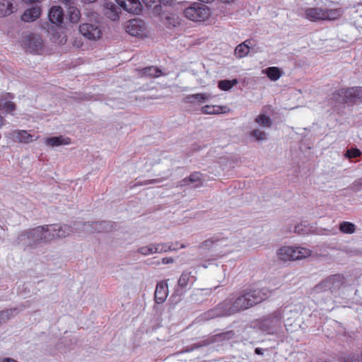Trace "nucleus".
Instances as JSON below:
<instances>
[{
    "mask_svg": "<svg viewBox=\"0 0 362 362\" xmlns=\"http://www.w3.org/2000/svg\"><path fill=\"white\" fill-rule=\"evenodd\" d=\"M71 232V227L64 225L53 224L46 226H39L27 232L28 238L33 239L35 244L40 242H48L55 238H65Z\"/></svg>",
    "mask_w": 362,
    "mask_h": 362,
    "instance_id": "nucleus-1",
    "label": "nucleus"
},
{
    "mask_svg": "<svg viewBox=\"0 0 362 362\" xmlns=\"http://www.w3.org/2000/svg\"><path fill=\"white\" fill-rule=\"evenodd\" d=\"M272 293L267 287L261 288L246 289L241 296L238 297L243 310L248 309L266 300Z\"/></svg>",
    "mask_w": 362,
    "mask_h": 362,
    "instance_id": "nucleus-2",
    "label": "nucleus"
},
{
    "mask_svg": "<svg viewBox=\"0 0 362 362\" xmlns=\"http://www.w3.org/2000/svg\"><path fill=\"white\" fill-rule=\"evenodd\" d=\"M342 14L340 8H322L320 7L308 8L305 10L306 19L316 22L320 21H334L338 19Z\"/></svg>",
    "mask_w": 362,
    "mask_h": 362,
    "instance_id": "nucleus-3",
    "label": "nucleus"
},
{
    "mask_svg": "<svg viewBox=\"0 0 362 362\" xmlns=\"http://www.w3.org/2000/svg\"><path fill=\"white\" fill-rule=\"evenodd\" d=\"M184 16L190 21L202 22L207 20L211 16L208 6L199 3H194L184 10Z\"/></svg>",
    "mask_w": 362,
    "mask_h": 362,
    "instance_id": "nucleus-4",
    "label": "nucleus"
},
{
    "mask_svg": "<svg viewBox=\"0 0 362 362\" xmlns=\"http://www.w3.org/2000/svg\"><path fill=\"white\" fill-rule=\"evenodd\" d=\"M215 308L220 317L230 316L243 310L238 298L226 299Z\"/></svg>",
    "mask_w": 362,
    "mask_h": 362,
    "instance_id": "nucleus-5",
    "label": "nucleus"
},
{
    "mask_svg": "<svg viewBox=\"0 0 362 362\" xmlns=\"http://www.w3.org/2000/svg\"><path fill=\"white\" fill-rule=\"evenodd\" d=\"M345 284L344 276L341 274H334L327 277L315 288L317 291H330L332 293L338 291Z\"/></svg>",
    "mask_w": 362,
    "mask_h": 362,
    "instance_id": "nucleus-6",
    "label": "nucleus"
},
{
    "mask_svg": "<svg viewBox=\"0 0 362 362\" xmlns=\"http://www.w3.org/2000/svg\"><path fill=\"white\" fill-rule=\"evenodd\" d=\"M358 87H351L348 88H341L336 91L333 98L335 100L344 103H354L356 99H359Z\"/></svg>",
    "mask_w": 362,
    "mask_h": 362,
    "instance_id": "nucleus-7",
    "label": "nucleus"
},
{
    "mask_svg": "<svg viewBox=\"0 0 362 362\" xmlns=\"http://www.w3.org/2000/svg\"><path fill=\"white\" fill-rule=\"evenodd\" d=\"M79 32L88 40H97L102 35L99 26L93 23H83L79 26Z\"/></svg>",
    "mask_w": 362,
    "mask_h": 362,
    "instance_id": "nucleus-8",
    "label": "nucleus"
},
{
    "mask_svg": "<svg viewBox=\"0 0 362 362\" xmlns=\"http://www.w3.org/2000/svg\"><path fill=\"white\" fill-rule=\"evenodd\" d=\"M8 138L12 139L15 142L22 144H29L33 141L38 139L39 136H35L30 134L27 130H13L10 132Z\"/></svg>",
    "mask_w": 362,
    "mask_h": 362,
    "instance_id": "nucleus-9",
    "label": "nucleus"
},
{
    "mask_svg": "<svg viewBox=\"0 0 362 362\" xmlns=\"http://www.w3.org/2000/svg\"><path fill=\"white\" fill-rule=\"evenodd\" d=\"M126 31L132 36H142L145 31V23L140 19H132L127 22Z\"/></svg>",
    "mask_w": 362,
    "mask_h": 362,
    "instance_id": "nucleus-10",
    "label": "nucleus"
},
{
    "mask_svg": "<svg viewBox=\"0 0 362 362\" xmlns=\"http://www.w3.org/2000/svg\"><path fill=\"white\" fill-rule=\"evenodd\" d=\"M125 11L133 14H139L142 11L139 0H115Z\"/></svg>",
    "mask_w": 362,
    "mask_h": 362,
    "instance_id": "nucleus-11",
    "label": "nucleus"
},
{
    "mask_svg": "<svg viewBox=\"0 0 362 362\" xmlns=\"http://www.w3.org/2000/svg\"><path fill=\"white\" fill-rule=\"evenodd\" d=\"M284 316V310L282 308L277 309L273 312L265 320V324H272L274 326L269 330V333H274L277 329L281 328V320Z\"/></svg>",
    "mask_w": 362,
    "mask_h": 362,
    "instance_id": "nucleus-12",
    "label": "nucleus"
},
{
    "mask_svg": "<svg viewBox=\"0 0 362 362\" xmlns=\"http://www.w3.org/2000/svg\"><path fill=\"white\" fill-rule=\"evenodd\" d=\"M48 18L55 25H60L64 21V11L59 6H53L49 11Z\"/></svg>",
    "mask_w": 362,
    "mask_h": 362,
    "instance_id": "nucleus-13",
    "label": "nucleus"
},
{
    "mask_svg": "<svg viewBox=\"0 0 362 362\" xmlns=\"http://www.w3.org/2000/svg\"><path fill=\"white\" fill-rule=\"evenodd\" d=\"M161 22L167 29H173L180 25V20L175 13H163Z\"/></svg>",
    "mask_w": 362,
    "mask_h": 362,
    "instance_id": "nucleus-14",
    "label": "nucleus"
},
{
    "mask_svg": "<svg viewBox=\"0 0 362 362\" xmlns=\"http://www.w3.org/2000/svg\"><path fill=\"white\" fill-rule=\"evenodd\" d=\"M44 142L47 146L56 147L62 145H69L71 143V141L70 138L59 136L45 138Z\"/></svg>",
    "mask_w": 362,
    "mask_h": 362,
    "instance_id": "nucleus-15",
    "label": "nucleus"
},
{
    "mask_svg": "<svg viewBox=\"0 0 362 362\" xmlns=\"http://www.w3.org/2000/svg\"><path fill=\"white\" fill-rule=\"evenodd\" d=\"M41 13L42 10L40 7H33L24 11L21 16V20L24 22H33L37 20Z\"/></svg>",
    "mask_w": 362,
    "mask_h": 362,
    "instance_id": "nucleus-16",
    "label": "nucleus"
},
{
    "mask_svg": "<svg viewBox=\"0 0 362 362\" xmlns=\"http://www.w3.org/2000/svg\"><path fill=\"white\" fill-rule=\"evenodd\" d=\"M105 15L112 21L118 20L119 11L117 6L112 2H107L105 5Z\"/></svg>",
    "mask_w": 362,
    "mask_h": 362,
    "instance_id": "nucleus-17",
    "label": "nucleus"
},
{
    "mask_svg": "<svg viewBox=\"0 0 362 362\" xmlns=\"http://www.w3.org/2000/svg\"><path fill=\"white\" fill-rule=\"evenodd\" d=\"M293 252V247H282L278 251V256L281 260L284 262L294 261Z\"/></svg>",
    "mask_w": 362,
    "mask_h": 362,
    "instance_id": "nucleus-18",
    "label": "nucleus"
},
{
    "mask_svg": "<svg viewBox=\"0 0 362 362\" xmlns=\"http://www.w3.org/2000/svg\"><path fill=\"white\" fill-rule=\"evenodd\" d=\"M230 109L226 106L205 105L202 108V112L204 114L213 115L228 112Z\"/></svg>",
    "mask_w": 362,
    "mask_h": 362,
    "instance_id": "nucleus-19",
    "label": "nucleus"
},
{
    "mask_svg": "<svg viewBox=\"0 0 362 362\" xmlns=\"http://www.w3.org/2000/svg\"><path fill=\"white\" fill-rule=\"evenodd\" d=\"M250 40H245L243 43L238 45L235 49V56L240 59L247 56L250 50Z\"/></svg>",
    "mask_w": 362,
    "mask_h": 362,
    "instance_id": "nucleus-20",
    "label": "nucleus"
},
{
    "mask_svg": "<svg viewBox=\"0 0 362 362\" xmlns=\"http://www.w3.org/2000/svg\"><path fill=\"white\" fill-rule=\"evenodd\" d=\"M197 182L196 187L202 185V175L200 173L195 172L192 173L189 177L185 178L181 181V185L185 186L189 183Z\"/></svg>",
    "mask_w": 362,
    "mask_h": 362,
    "instance_id": "nucleus-21",
    "label": "nucleus"
},
{
    "mask_svg": "<svg viewBox=\"0 0 362 362\" xmlns=\"http://www.w3.org/2000/svg\"><path fill=\"white\" fill-rule=\"evenodd\" d=\"M13 12V1L11 0H2L0 1V17H4Z\"/></svg>",
    "mask_w": 362,
    "mask_h": 362,
    "instance_id": "nucleus-22",
    "label": "nucleus"
},
{
    "mask_svg": "<svg viewBox=\"0 0 362 362\" xmlns=\"http://www.w3.org/2000/svg\"><path fill=\"white\" fill-rule=\"evenodd\" d=\"M216 317H220L218 315V313L216 310V308L214 307L211 309L208 310L207 311L204 312L202 315H200L197 320L198 322H206L211 320H213Z\"/></svg>",
    "mask_w": 362,
    "mask_h": 362,
    "instance_id": "nucleus-23",
    "label": "nucleus"
},
{
    "mask_svg": "<svg viewBox=\"0 0 362 362\" xmlns=\"http://www.w3.org/2000/svg\"><path fill=\"white\" fill-rule=\"evenodd\" d=\"M16 109V105L15 103L2 99L0 100V110L3 112L13 115V112Z\"/></svg>",
    "mask_w": 362,
    "mask_h": 362,
    "instance_id": "nucleus-24",
    "label": "nucleus"
},
{
    "mask_svg": "<svg viewBox=\"0 0 362 362\" xmlns=\"http://www.w3.org/2000/svg\"><path fill=\"white\" fill-rule=\"evenodd\" d=\"M293 259L298 260L310 256L311 251L305 247H293Z\"/></svg>",
    "mask_w": 362,
    "mask_h": 362,
    "instance_id": "nucleus-25",
    "label": "nucleus"
},
{
    "mask_svg": "<svg viewBox=\"0 0 362 362\" xmlns=\"http://www.w3.org/2000/svg\"><path fill=\"white\" fill-rule=\"evenodd\" d=\"M139 75L146 77H157L158 76V67L157 66H147L142 69L138 70Z\"/></svg>",
    "mask_w": 362,
    "mask_h": 362,
    "instance_id": "nucleus-26",
    "label": "nucleus"
},
{
    "mask_svg": "<svg viewBox=\"0 0 362 362\" xmlns=\"http://www.w3.org/2000/svg\"><path fill=\"white\" fill-rule=\"evenodd\" d=\"M68 15L69 21L73 23H78L81 18V12L79 9L75 6H69L68 9Z\"/></svg>",
    "mask_w": 362,
    "mask_h": 362,
    "instance_id": "nucleus-27",
    "label": "nucleus"
},
{
    "mask_svg": "<svg viewBox=\"0 0 362 362\" xmlns=\"http://www.w3.org/2000/svg\"><path fill=\"white\" fill-rule=\"evenodd\" d=\"M339 230L343 233L352 234L356 231V226L347 221H343L339 224Z\"/></svg>",
    "mask_w": 362,
    "mask_h": 362,
    "instance_id": "nucleus-28",
    "label": "nucleus"
},
{
    "mask_svg": "<svg viewBox=\"0 0 362 362\" xmlns=\"http://www.w3.org/2000/svg\"><path fill=\"white\" fill-rule=\"evenodd\" d=\"M255 122L263 127H270L272 124V119L266 115H259L255 119Z\"/></svg>",
    "mask_w": 362,
    "mask_h": 362,
    "instance_id": "nucleus-29",
    "label": "nucleus"
},
{
    "mask_svg": "<svg viewBox=\"0 0 362 362\" xmlns=\"http://www.w3.org/2000/svg\"><path fill=\"white\" fill-rule=\"evenodd\" d=\"M267 76L272 81L278 80L281 76V71L277 67H269L266 69Z\"/></svg>",
    "mask_w": 362,
    "mask_h": 362,
    "instance_id": "nucleus-30",
    "label": "nucleus"
},
{
    "mask_svg": "<svg viewBox=\"0 0 362 362\" xmlns=\"http://www.w3.org/2000/svg\"><path fill=\"white\" fill-rule=\"evenodd\" d=\"M238 83L237 79L222 80L218 82V88L223 90H229L232 87Z\"/></svg>",
    "mask_w": 362,
    "mask_h": 362,
    "instance_id": "nucleus-31",
    "label": "nucleus"
},
{
    "mask_svg": "<svg viewBox=\"0 0 362 362\" xmlns=\"http://www.w3.org/2000/svg\"><path fill=\"white\" fill-rule=\"evenodd\" d=\"M110 223L107 221L93 222L91 227L94 228V232H105L109 227Z\"/></svg>",
    "mask_w": 362,
    "mask_h": 362,
    "instance_id": "nucleus-32",
    "label": "nucleus"
},
{
    "mask_svg": "<svg viewBox=\"0 0 362 362\" xmlns=\"http://www.w3.org/2000/svg\"><path fill=\"white\" fill-rule=\"evenodd\" d=\"M28 46L33 49L35 52H37L42 49V42L40 38H31L29 36V44Z\"/></svg>",
    "mask_w": 362,
    "mask_h": 362,
    "instance_id": "nucleus-33",
    "label": "nucleus"
},
{
    "mask_svg": "<svg viewBox=\"0 0 362 362\" xmlns=\"http://www.w3.org/2000/svg\"><path fill=\"white\" fill-rule=\"evenodd\" d=\"M168 295V288L165 282H160V303L163 302Z\"/></svg>",
    "mask_w": 362,
    "mask_h": 362,
    "instance_id": "nucleus-34",
    "label": "nucleus"
},
{
    "mask_svg": "<svg viewBox=\"0 0 362 362\" xmlns=\"http://www.w3.org/2000/svg\"><path fill=\"white\" fill-rule=\"evenodd\" d=\"M190 278V272H183L178 280V285L181 287H185L188 284Z\"/></svg>",
    "mask_w": 362,
    "mask_h": 362,
    "instance_id": "nucleus-35",
    "label": "nucleus"
},
{
    "mask_svg": "<svg viewBox=\"0 0 362 362\" xmlns=\"http://www.w3.org/2000/svg\"><path fill=\"white\" fill-rule=\"evenodd\" d=\"M251 136L256 139L257 141H263L266 139V133L260 129H255L250 133Z\"/></svg>",
    "mask_w": 362,
    "mask_h": 362,
    "instance_id": "nucleus-36",
    "label": "nucleus"
},
{
    "mask_svg": "<svg viewBox=\"0 0 362 362\" xmlns=\"http://www.w3.org/2000/svg\"><path fill=\"white\" fill-rule=\"evenodd\" d=\"M207 97L204 93H197L194 95H188L186 99L189 102H192V99H195L199 102H203L206 100Z\"/></svg>",
    "mask_w": 362,
    "mask_h": 362,
    "instance_id": "nucleus-37",
    "label": "nucleus"
},
{
    "mask_svg": "<svg viewBox=\"0 0 362 362\" xmlns=\"http://www.w3.org/2000/svg\"><path fill=\"white\" fill-rule=\"evenodd\" d=\"M157 250L156 247L155 246H146L142 247L139 249V252L144 255H148L152 253L156 252Z\"/></svg>",
    "mask_w": 362,
    "mask_h": 362,
    "instance_id": "nucleus-38",
    "label": "nucleus"
},
{
    "mask_svg": "<svg viewBox=\"0 0 362 362\" xmlns=\"http://www.w3.org/2000/svg\"><path fill=\"white\" fill-rule=\"evenodd\" d=\"M361 152L358 148H351L347 150L345 156L349 158H356L360 156Z\"/></svg>",
    "mask_w": 362,
    "mask_h": 362,
    "instance_id": "nucleus-39",
    "label": "nucleus"
},
{
    "mask_svg": "<svg viewBox=\"0 0 362 362\" xmlns=\"http://www.w3.org/2000/svg\"><path fill=\"white\" fill-rule=\"evenodd\" d=\"M143 2L148 7L153 6L154 8L157 7V5H153L157 2L158 0H142Z\"/></svg>",
    "mask_w": 362,
    "mask_h": 362,
    "instance_id": "nucleus-40",
    "label": "nucleus"
},
{
    "mask_svg": "<svg viewBox=\"0 0 362 362\" xmlns=\"http://www.w3.org/2000/svg\"><path fill=\"white\" fill-rule=\"evenodd\" d=\"M174 1L175 0H160V7L161 4L163 6H171Z\"/></svg>",
    "mask_w": 362,
    "mask_h": 362,
    "instance_id": "nucleus-41",
    "label": "nucleus"
},
{
    "mask_svg": "<svg viewBox=\"0 0 362 362\" xmlns=\"http://www.w3.org/2000/svg\"><path fill=\"white\" fill-rule=\"evenodd\" d=\"M163 264H169L173 262V259L171 257H165L162 259Z\"/></svg>",
    "mask_w": 362,
    "mask_h": 362,
    "instance_id": "nucleus-42",
    "label": "nucleus"
},
{
    "mask_svg": "<svg viewBox=\"0 0 362 362\" xmlns=\"http://www.w3.org/2000/svg\"><path fill=\"white\" fill-rule=\"evenodd\" d=\"M158 291V283H157L156 285V289H155V293H154V300L156 303H158V297H157Z\"/></svg>",
    "mask_w": 362,
    "mask_h": 362,
    "instance_id": "nucleus-43",
    "label": "nucleus"
},
{
    "mask_svg": "<svg viewBox=\"0 0 362 362\" xmlns=\"http://www.w3.org/2000/svg\"><path fill=\"white\" fill-rule=\"evenodd\" d=\"M295 232L298 233H303L304 230L302 228V226H296L295 228Z\"/></svg>",
    "mask_w": 362,
    "mask_h": 362,
    "instance_id": "nucleus-44",
    "label": "nucleus"
},
{
    "mask_svg": "<svg viewBox=\"0 0 362 362\" xmlns=\"http://www.w3.org/2000/svg\"><path fill=\"white\" fill-rule=\"evenodd\" d=\"M213 242L211 241L210 240H206L204 241L203 243H202V247H207L208 245H209L210 243H212Z\"/></svg>",
    "mask_w": 362,
    "mask_h": 362,
    "instance_id": "nucleus-45",
    "label": "nucleus"
},
{
    "mask_svg": "<svg viewBox=\"0 0 362 362\" xmlns=\"http://www.w3.org/2000/svg\"><path fill=\"white\" fill-rule=\"evenodd\" d=\"M5 119L4 118L0 115V127H2L4 124Z\"/></svg>",
    "mask_w": 362,
    "mask_h": 362,
    "instance_id": "nucleus-46",
    "label": "nucleus"
},
{
    "mask_svg": "<svg viewBox=\"0 0 362 362\" xmlns=\"http://www.w3.org/2000/svg\"><path fill=\"white\" fill-rule=\"evenodd\" d=\"M255 354H259V355L263 354L262 351V349H259V348H256L255 350Z\"/></svg>",
    "mask_w": 362,
    "mask_h": 362,
    "instance_id": "nucleus-47",
    "label": "nucleus"
},
{
    "mask_svg": "<svg viewBox=\"0 0 362 362\" xmlns=\"http://www.w3.org/2000/svg\"><path fill=\"white\" fill-rule=\"evenodd\" d=\"M359 99H362V87H358Z\"/></svg>",
    "mask_w": 362,
    "mask_h": 362,
    "instance_id": "nucleus-48",
    "label": "nucleus"
},
{
    "mask_svg": "<svg viewBox=\"0 0 362 362\" xmlns=\"http://www.w3.org/2000/svg\"><path fill=\"white\" fill-rule=\"evenodd\" d=\"M26 3H35V2H40L42 0H24Z\"/></svg>",
    "mask_w": 362,
    "mask_h": 362,
    "instance_id": "nucleus-49",
    "label": "nucleus"
},
{
    "mask_svg": "<svg viewBox=\"0 0 362 362\" xmlns=\"http://www.w3.org/2000/svg\"><path fill=\"white\" fill-rule=\"evenodd\" d=\"M59 1L66 5H70L71 1V0H59Z\"/></svg>",
    "mask_w": 362,
    "mask_h": 362,
    "instance_id": "nucleus-50",
    "label": "nucleus"
},
{
    "mask_svg": "<svg viewBox=\"0 0 362 362\" xmlns=\"http://www.w3.org/2000/svg\"><path fill=\"white\" fill-rule=\"evenodd\" d=\"M3 362H17L15 360L11 359V358H5Z\"/></svg>",
    "mask_w": 362,
    "mask_h": 362,
    "instance_id": "nucleus-51",
    "label": "nucleus"
},
{
    "mask_svg": "<svg viewBox=\"0 0 362 362\" xmlns=\"http://www.w3.org/2000/svg\"><path fill=\"white\" fill-rule=\"evenodd\" d=\"M83 226H84V227H86V228H89V227H90V228H91L92 229H93V230H94V228L91 227V224H89V223H88V224L84 223V224H83ZM86 231H88V229H86Z\"/></svg>",
    "mask_w": 362,
    "mask_h": 362,
    "instance_id": "nucleus-52",
    "label": "nucleus"
},
{
    "mask_svg": "<svg viewBox=\"0 0 362 362\" xmlns=\"http://www.w3.org/2000/svg\"><path fill=\"white\" fill-rule=\"evenodd\" d=\"M221 1L223 3H230V2L234 1L235 0H221Z\"/></svg>",
    "mask_w": 362,
    "mask_h": 362,
    "instance_id": "nucleus-53",
    "label": "nucleus"
},
{
    "mask_svg": "<svg viewBox=\"0 0 362 362\" xmlns=\"http://www.w3.org/2000/svg\"><path fill=\"white\" fill-rule=\"evenodd\" d=\"M86 3H93L95 2L96 0H83Z\"/></svg>",
    "mask_w": 362,
    "mask_h": 362,
    "instance_id": "nucleus-54",
    "label": "nucleus"
},
{
    "mask_svg": "<svg viewBox=\"0 0 362 362\" xmlns=\"http://www.w3.org/2000/svg\"><path fill=\"white\" fill-rule=\"evenodd\" d=\"M6 313H7V311H3V312H1V316H4V315H5Z\"/></svg>",
    "mask_w": 362,
    "mask_h": 362,
    "instance_id": "nucleus-55",
    "label": "nucleus"
},
{
    "mask_svg": "<svg viewBox=\"0 0 362 362\" xmlns=\"http://www.w3.org/2000/svg\"><path fill=\"white\" fill-rule=\"evenodd\" d=\"M202 267H205V268H206V264H204L202 265Z\"/></svg>",
    "mask_w": 362,
    "mask_h": 362,
    "instance_id": "nucleus-56",
    "label": "nucleus"
},
{
    "mask_svg": "<svg viewBox=\"0 0 362 362\" xmlns=\"http://www.w3.org/2000/svg\"><path fill=\"white\" fill-rule=\"evenodd\" d=\"M202 267H205V268H206V264H204L202 265Z\"/></svg>",
    "mask_w": 362,
    "mask_h": 362,
    "instance_id": "nucleus-57",
    "label": "nucleus"
}]
</instances>
